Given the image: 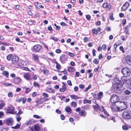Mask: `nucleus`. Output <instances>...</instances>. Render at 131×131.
<instances>
[{
	"instance_id": "24",
	"label": "nucleus",
	"mask_w": 131,
	"mask_h": 131,
	"mask_svg": "<svg viewBox=\"0 0 131 131\" xmlns=\"http://www.w3.org/2000/svg\"><path fill=\"white\" fill-rule=\"evenodd\" d=\"M62 84H63L62 88H60L59 90L61 92H64L65 91L66 89V87L64 83V82H63Z\"/></svg>"
},
{
	"instance_id": "7",
	"label": "nucleus",
	"mask_w": 131,
	"mask_h": 131,
	"mask_svg": "<svg viewBox=\"0 0 131 131\" xmlns=\"http://www.w3.org/2000/svg\"><path fill=\"white\" fill-rule=\"evenodd\" d=\"M122 116L123 118L126 119H129L131 118L130 114L127 111H124L123 113Z\"/></svg>"
},
{
	"instance_id": "50",
	"label": "nucleus",
	"mask_w": 131,
	"mask_h": 131,
	"mask_svg": "<svg viewBox=\"0 0 131 131\" xmlns=\"http://www.w3.org/2000/svg\"><path fill=\"white\" fill-rule=\"evenodd\" d=\"M110 19L112 20H114V18L113 17V13H111L110 14Z\"/></svg>"
},
{
	"instance_id": "9",
	"label": "nucleus",
	"mask_w": 131,
	"mask_h": 131,
	"mask_svg": "<svg viewBox=\"0 0 131 131\" xmlns=\"http://www.w3.org/2000/svg\"><path fill=\"white\" fill-rule=\"evenodd\" d=\"M67 57L64 54L61 55L59 58V60L62 63H65L67 60Z\"/></svg>"
},
{
	"instance_id": "63",
	"label": "nucleus",
	"mask_w": 131,
	"mask_h": 131,
	"mask_svg": "<svg viewBox=\"0 0 131 131\" xmlns=\"http://www.w3.org/2000/svg\"><path fill=\"white\" fill-rule=\"evenodd\" d=\"M56 52L57 53H60L61 52V50L60 49H57L56 50Z\"/></svg>"
},
{
	"instance_id": "15",
	"label": "nucleus",
	"mask_w": 131,
	"mask_h": 131,
	"mask_svg": "<svg viewBox=\"0 0 131 131\" xmlns=\"http://www.w3.org/2000/svg\"><path fill=\"white\" fill-rule=\"evenodd\" d=\"M129 5V3L128 2H126L122 7V9L123 11L126 10Z\"/></svg>"
},
{
	"instance_id": "5",
	"label": "nucleus",
	"mask_w": 131,
	"mask_h": 131,
	"mask_svg": "<svg viewBox=\"0 0 131 131\" xmlns=\"http://www.w3.org/2000/svg\"><path fill=\"white\" fill-rule=\"evenodd\" d=\"M122 72L124 76L126 77L129 76L130 74V70L127 68H124L123 69Z\"/></svg>"
},
{
	"instance_id": "45",
	"label": "nucleus",
	"mask_w": 131,
	"mask_h": 131,
	"mask_svg": "<svg viewBox=\"0 0 131 131\" xmlns=\"http://www.w3.org/2000/svg\"><path fill=\"white\" fill-rule=\"evenodd\" d=\"M33 117L36 119H40L41 118V117L38 115H34L33 116Z\"/></svg>"
},
{
	"instance_id": "37",
	"label": "nucleus",
	"mask_w": 131,
	"mask_h": 131,
	"mask_svg": "<svg viewBox=\"0 0 131 131\" xmlns=\"http://www.w3.org/2000/svg\"><path fill=\"white\" fill-rule=\"evenodd\" d=\"M32 56L33 57V59L34 60H36L38 59V57L37 55L35 54H33Z\"/></svg>"
},
{
	"instance_id": "60",
	"label": "nucleus",
	"mask_w": 131,
	"mask_h": 131,
	"mask_svg": "<svg viewBox=\"0 0 131 131\" xmlns=\"http://www.w3.org/2000/svg\"><path fill=\"white\" fill-rule=\"evenodd\" d=\"M56 112L58 114H60L61 113V111L58 109H57L56 110Z\"/></svg>"
},
{
	"instance_id": "35",
	"label": "nucleus",
	"mask_w": 131,
	"mask_h": 131,
	"mask_svg": "<svg viewBox=\"0 0 131 131\" xmlns=\"http://www.w3.org/2000/svg\"><path fill=\"white\" fill-rule=\"evenodd\" d=\"M3 84L4 85L6 86H13V85L11 83H9L7 82H5L3 83Z\"/></svg>"
},
{
	"instance_id": "27",
	"label": "nucleus",
	"mask_w": 131,
	"mask_h": 131,
	"mask_svg": "<svg viewBox=\"0 0 131 131\" xmlns=\"http://www.w3.org/2000/svg\"><path fill=\"white\" fill-rule=\"evenodd\" d=\"M2 74L4 76H5L7 78L9 76V73L6 71H3L2 73Z\"/></svg>"
},
{
	"instance_id": "64",
	"label": "nucleus",
	"mask_w": 131,
	"mask_h": 131,
	"mask_svg": "<svg viewBox=\"0 0 131 131\" xmlns=\"http://www.w3.org/2000/svg\"><path fill=\"white\" fill-rule=\"evenodd\" d=\"M126 22V19H124L122 21V24L123 25H125Z\"/></svg>"
},
{
	"instance_id": "41",
	"label": "nucleus",
	"mask_w": 131,
	"mask_h": 131,
	"mask_svg": "<svg viewBox=\"0 0 131 131\" xmlns=\"http://www.w3.org/2000/svg\"><path fill=\"white\" fill-rule=\"evenodd\" d=\"M91 85H89L88 87L86 88L84 90L85 92H86L89 89H90L91 88Z\"/></svg>"
},
{
	"instance_id": "47",
	"label": "nucleus",
	"mask_w": 131,
	"mask_h": 131,
	"mask_svg": "<svg viewBox=\"0 0 131 131\" xmlns=\"http://www.w3.org/2000/svg\"><path fill=\"white\" fill-rule=\"evenodd\" d=\"M13 96V94L11 92H9L8 94V96L10 97H12Z\"/></svg>"
},
{
	"instance_id": "34",
	"label": "nucleus",
	"mask_w": 131,
	"mask_h": 131,
	"mask_svg": "<svg viewBox=\"0 0 131 131\" xmlns=\"http://www.w3.org/2000/svg\"><path fill=\"white\" fill-rule=\"evenodd\" d=\"M71 105L72 106L75 108L77 106V104L75 102L73 101L71 103Z\"/></svg>"
},
{
	"instance_id": "12",
	"label": "nucleus",
	"mask_w": 131,
	"mask_h": 131,
	"mask_svg": "<svg viewBox=\"0 0 131 131\" xmlns=\"http://www.w3.org/2000/svg\"><path fill=\"white\" fill-rule=\"evenodd\" d=\"M21 81V79L18 77H17L14 79L13 80V83L15 84H18Z\"/></svg>"
},
{
	"instance_id": "55",
	"label": "nucleus",
	"mask_w": 131,
	"mask_h": 131,
	"mask_svg": "<svg viewBox=\"0 0 131 131\" xmlns=\"http://www.w3.org/2000/svg\"><path fill=\"white\" fill-rule=\"evenodd\" d=\"M22 100V98L21 97L19 99H17L16 100V101L18 102L19 103Z\"/></svg>"
},
{
	"instance_id": "54",
	"label": "nucleus",
	"mask_w": 131,
	"mask_h": 131,
	"mask_svg": "<svg viewBox=\"0 0 131 131\" xmlns=\"http://www.w3.org/2000/svg\"><path fill=\"white\" fill-rule=\"evenodd\" d=\"M34 22L32 20H29L28 22V24L30 25H32L34 24Z\"/></svg>"
},
{
	"instance_id": "17",
	"label": "nucleus",
	"mask_w": 131,
	"mask_h": 131,
	"mask_svg": "<svg viewBox=\"0 0 131 131\" xmlns=\"http://www.w3.org/2000/svg\"><path fill=\"white\" fill-rule=\"evenodd\" d=\"M93 106L95 108L94 111H95L96 110V109H98L100 111H104V108L103 107L101 106L99 107V105L97 104L95 105H93Z\"/></svg>"
},
{
	"instance_id": "10",
	"label": "nucleus",
	"mask_w": 131,
	"mask_h": 131,
	"mask_svg": "<svg viewBox=\"0 0 131 131\" xmlns=\"http://www.w3.org/2000/svg\"><path fill=\"white\" fill-rule=\"evenodd\" d=\"M6 122L8 126H12L14 123V121L11 118L7 119L6 121Z\"/></svg>"
},
{
	"instance_id": "18",
	"label": "nucleus",
	"mask_w": 131,
	"mask_h": 131,
	"mask_svg": "<svg viewBox=\"0 0 131 131\" xmlns=\"http://www.w3.org/2000/svg\"><path fill=\"white\" fill-rule=\"evenodd\" d=\"M24 78L27 80H31L32 79V78L31 77L29 74L27 73L24 74Z\"/></svg>"
},
{
	"instance_id": "6",
	"label": "nucleus",
	"mask_w": 131,
	"mask_h": 131,
	"mask_svg": "<svg viewBox=\"0 0 131 131\" xmlns=\"http://www.w3.org/2000/svg\"><path fill=\"white\" fill-rule=\"evenodd\" d=\"M119 100V97L116 95H113L110 99V102L114 103L118 102Z\"/></svg>"
},
{
	"instance_id": "42",
	"label": "nucleus",
	"mask_w": 131,
	"mask_h": 131,
	"mask_svg": "<svg viewBox=\"0 0 131 131\" xmlns=\"http://www.w3.org/2000/svg\"><path fill=\"white\" fill-rule=\"evenodd\" d=\"M124 31L127 34H129V33L128 32V27H126L124 28Z\"/></svg>"
},
{
	"instance_id": "40",
	"label": "nucleus",
	"mask_w": 131,
	"mask_h": 131,
	"mask_svg": "<svg viewBox=\"0 0 131 131\" xmlns=\"http://www.w3.org/2000/svg\"><path fill=\"white\" fill-rule=\"evenodd\" d=\"M20 125L18 124L15 126L12 127V128L14 129H17L20 127Z\"/></svg>"
},
{
	"instance_id": "3",
	"label": "nucleus",
	"mask_w": 131,
	"mask_h": 131,
	"mask_svg": "<svg viewBox=\"0 0 131 131\" xmlns=\"http://www.w3.org/2000/svg\"><path fill=\"white\" fill-rule=\"evenodd\" d=\"M5 109L8 111V113L13 114H15L17 113V111H14L15 107L13 106H10L9 107H6Z\"/></svg>"
},
{
	"instance_id": "1",
	"label": "nucleus",
	"mask_w": 131,
	"mask_h": 131,
	"mask_svg": "<svg viewBox=\"0 0 131 131\" xmlns=\"http://www.w3.org/2000/svg\"><path fill=\"white\" fill-rule=\"evenodd\" d=\"M122 86V83L120 81L117 80L115 81L113 84V86L114 91L116 92H118L120 88Z\"/></svg>"
},
{
	"instance_id": "21",
	"label": "nucleus",
	"mask_w": 131,
	"mask_h": 131,
	"mask_svg": "<svg viewBox=\"0 0 131 131\" xmlns=\"http://www.w3.org/2000/svg\"><path fill=\"white\" fill-rule=\"evenodd\" d=\"M41 71L43 72L44 74H46L48 73V71L46 68L44 67H41L40 68Z\"/></svg>"
},
{
	"instance_id": "13",
	"label": "nucleus",
	"mask_w": 131,
	"mask_h": 131,
	"mask_svg": "<svg viewBox=\"0 0 131 131\" xmlns=\"http://www.w3.org/2000/svg\"><path fill=\"white\" fill-rule=\"evenodd\" d=\"M41 46L40 45H35L33 47V51L35 52H38L41 49Z\"/></svg>"
},
{
	"instance_id": "49",
	"label": "nucleus",
	"mask_w": 131,
	"mask_h": 131,
	"mask_svg": "<svg viewBox=\"0 0 131 131\" xmlns=\"http://www.w3.org/2000/svg\"><path fill=\"white\" fill-rule=\"evenodd\" d=\"M27 99L26 97H24L23 99L22 98V103L23 104H24L25 103Z\"/></svg>"
},
{
	"instance_id": "32",
	"label": "nucleus",
	"mask_w": 131,
	"mask_h": 131,
	"mask_svg": "<svg viewBox=\"0 0 131 131\" xmlns=\"http://www.w3.org/2000/svg\"><path fill=\"white\" fill-rule=\"evenodd\" d=\"M12 54H9L8 55L6 56L7 59L9 61H10L11 59V58H12Z\"/></svg>"
},
{
	"instance_id": "30",
	"label": "nucleus",
	"mask_w": 131,
	"mask_h": 131,
	"mask_svg": "<svg viewBox=\"0 0 131 131\" xmlns=\"http://www.w3.org/2000/svg\"><path fill=\"white\" fill-rule=\"evenodd\" d=\"M34 127L35 130L36 131H38L40 129V127L39 126L37 125H34Z\"/></svg>"
},
{
	"instance_id": "51",
	"label": "nucleus",
	"mask_w": 131,
	"mask_h": 131,
	"mask_svg": "<svg viewBox=\"0 0 131 131\" xmlns=\"http://www.w3.org/2000/svg\"><path fill=\"white\" fill-rule=\"evenodd\" d=\"M92 31L93 33L95 35H97L98 34L97 31L95 29H94L92 30Z\"/></svg>"
},
{
	"instance_id": "16",
	"label": "nucleus",
	"mask_w": 131,
	"mask_h": 131,
	"mask_svg": "<svg viewBox=\"0 0 131 131\" xmlns=\"http://www.w3.org/2000/svg\"><path fill=\"white\" fill-rule=\"evenodd\" d=\"M103 6L104 8H106L108 10H110L111 8V5L110 4H108L106 2L104 3L103 4Z\"/></svg>"
},
{
	"instance_id": "19",
	"label": "nucleus",
	"mask_w": 131,
	"mask_h": 131,
	"mask_svg": "<svg viewBox=\"0 0 131 131\" xmlns=\"http://www.w3.org/2000/svg\"><path fill=\"white\" fill-rule=\"evenodd\" d=\"M125 61L129 65H131V57L127 56L126 57Z\"/></svg>"
},
{
	"instance_id": "36",
	"label": "nucleus",
	"mask_w": 131,
	"mask_h": 131,
	"mask_svg": "<svg viewBox=\"0 0 131 131\" xmlns=\"http://www.w3.org/2000/svg\"><path fill=\"white\" fill-rule=\"evenodd\" d=\"M83 41L84 42H88L89 40V38L87 37H84L83 38Z\"/></svg>"
},
{
	"instance_id": "25",
	"label": "nucleus",
	"mask_w": 131,
	"mask_h": 131,
	"mask_svg": "<svg viewBox=\"0 0 131 131\" xmlns=\"http://www.w3.org/2000/svg\"><path fill=\"white\" fill-rule=\"evenodd\" d=\"M65 110L68 114H70L71 113V109L69 107H66L65 109Z\"/></svg>"
},
{
	"instance_id": "56",
	"label": "nucleus",
	"mask_w": 131,
	"mask_h": 131,
	"mask_svg": "<svg viewBox=\"0 0 131 131\" xmlns=\"http://www.w3.org/2000/svg\"><path fill=\"white\" fill-rule=\"evenodd\" d=\"M119 49L121 50L122 51L123 53H124L125 52V51L124 50L122 46H120L119 47Z\"/></svg>"
},
{
	"instance_id": "28",
	"label": "nucleus",
	"mask_w": 131,
	"mask_h": 131,
	"mask_svg": "<svg viewBox=\"0 0 131 131\" xmlns=\"http://www.w3.org/2000/svg\"><path fill=\"white\" fill-rule=\"evenodd\" d=\"M55 63L56 64V68L58 70H60L61 69V66L60 64L58 63L57 61H55Z\"/></svg>"
},
{
	"instance_id": "61",
	"label": "nucleus",
	"mask_w": 131,
	"mask_h": 131,
	"mask_svg": "<svg viewBox=\"0 0 131 131\" xmlns=\"http://www.w3.org/2000/svg\"><path fill=\"white\" fill-rule=\"evenodd\" d=\"M102 49H106V44H104L102 46Z\"/></svg>"
},
{
	"instance_id": "58",
	"label": "nucleus",
	"mask_w": 131,
	"mask_h": 131,
	"mask_svg": "<svg viewBox=\"0 0 131 131\" xmlns=\"http://www.w3.org/2000/svg\"><path fill=\"white\" fill-rule=\"evenodd\" d=\"M42 95L45 97H48V94L46 93H43Z\"/></svg>"
},
{
	"instance_id": "2",
	"label": "nucleus",
	"mask_w": 131,
	"mask_h": 131,
	"mask_svg": "<svg viewBox=\"0 0 131 131\" xmlns=\"http://www.w3.org/2000/svg\"><path fill=\"white\" fill-rule=\"evenodd\" d=\"M118 105L119 111H121L126 109L127 106L125 103L123 102H119Z\"/></svg>"
},
{
	"instance_id": "26",
	"label": "nucleus",
	"mask_w": 131,
	"mask_h": 131,
	"mask_svg": "<svg viewBox=\"0 0 131 131\" xmlns=\"http://www.w3.org/2000/svg\"><path fill=\"white\" fill-rule=\"evenodd\" d=\"M47 91L48 92H52V93H54L55 91L54 90L52 89L51 87L49 86L48 87L47 89Z\"/></svg>"
},
{
	"instance_id": "23",
	"label": "nucleus",
	"mask_w": 131,
	"mask_h": 131,
	"mask_svg": "<svg viewBox=\"0 0 131 131\" xmlns=\"http://www.w3.org/2000/svg\"><path fill=\"white\" fill-rule=\"evenodd\" d=\"M79 115L81 116H83L85 117L86 114V113L84 110L80 111L79 112Z\"/></svg>"
},
{
	"instance_id": "59",
	"label": "nucleus",
	"mask_w": 131,
	"mask_h": 131,
	"mask_svg": "<svg viewBox=\"0 0 131 131\" xmlns=\"http://www.w3.org/2000/svg\"><path fill=\"white\" fill-rule=\"evenodd\" d=\"M103 56L101 54H100L99 56V59H101L103 58Z\"/></svg>"
},
{
	"instance_id": "52",
	"label": "nucleus",
	"mask_w": 131,
	"mask_h": 131,
	"mask_svg": "<svg viewBox=\"0 0 131 131\" xmlns=\"http://www.w3.org/2000/svg\"><path fill=\"white\" fill-rule=\"evenodd\" d=\"M130 92L128 90H126V91H124V93L128 95L130 94Z\"/></svg>"
},
{
	"instance_id": "14",
	"label": "nucleus",
	"mask_w": 131,
	"mask_h": 131,
	"mask_svg": "<svg viewBox=\"0 0 131 131\" xmlns=\"http://www.w3.org/2000/svg\"><path fill=\"white\" fill-rule=\"evenodd\" d=\"M111 107L112 110L113 111H119L118 106H116L114 104H111Z\"/></svg>"
},
{
	"instance_id": "29",
	"label": "nucleus",
	"mask_w": 131,
	"mask_h": 131,
	"mask_svg": "<svg viewBox=\"0 0 131 131\" xmlns=\"http://www.w3.org/2000/svg\"><path fill=\"white\" fill-rule=\"evenodd\" d=\"M98 99H101L103 96V93L102 92H100L98 94Z\"/></svg>"
},
{
	"instance_id": "43",
	"label": "nucleus",
	"mask_w": 131,
	"mask_h": 131,
	"mask_svg": "<svg viewBox=\"0 0 131 131\" xmlns=\"http://www.w3.org/2000/svg\"><path fill=\"white\" fill-rule=\"evenodd\" d=\"M34 85L35 87H39V84L38 83L36 82H34Z\"/></svg>"
},
{
	"instance_id": "44",
	"label": "nucleus",
	"mask_w": 131,
	"mask_h": 131,
	"mask_svg": "<svg viewBox=\"0 0 131 131\" xmlns=\"http://www.w3.org/2000/svg\"><path fill=\"white\" fill-rule=\"evenodd\" d=\"M93 62L95 64H97L99 62V60L96 59H94Z\"/></svg>"
},
{
	"instance_id": "39",
	"label": "nucleus",
	"mask_w": 131,
	"mask_h": 131,
	"mask_svg": "<svg viewBox=\"0 0 131 131\" xmlns=\"http://www.w3.org/2000/svg\"><path fill=\"white\" fill-rule=\"evenodd\" d=\"M67 54L71 57H73L75 56V55L73 53L69 52H67Z\"/></svg>"
},
{
	"instance_id": "22",
	"label": "nucleus",
	"mask_w": 131,
	"mask_h": 131,
	"mask_svg": "<svg viewBox=\"0 0 131 131\" xmlns=\"http://www.w3.org/2000/svg\"><path fill=\"white\" fill-rule=\"evenodd\" d=\"M70 96L71 99L73 100H76L77 99L81 98L80 97H78V96L74 94L70 95Z\"/></svg>"
},
{
	"instance_id": "62",
	"label": "nucleus",
	"mask_w": 131,
	"mask_h": 131,
	"mask_svg": "<svg viewBox=\"0 0 131 131\" xmlns=\"http://www.w3.org/2000/svg\"><path fill=\"white\" fill-rule=\"evenodd\" d=\"M67 83L70 86L72 85V84L71 83V82L70 80H68L67 81Z\"/></svg>"
},
{
	"instance_id": "46",
	"label": "nucleus",
	"mask_w": 131,
	"mask_h": 131,
	"mask_svg": "<svg viewBox=\"0 0 131 131\" xmlns=\"http://www.w3.org/2000/svg\"><path fill=\"white\" fill-rule=\"evenodd\" d=\"M122 128L123 130H127L128 129V128L127 126L124 125L122 126Z\"/></svg>"
},
{
	"instance_id": "31",
	"label": "nucleus",
	"mask_w": 131,
	"mask_h": 131,
	"mask_svg": "<svg viewBox=\"0 0 131 131\" xmlns=\"http://www.w3.org/2000/svg\"><path fill=\"white\" fill-rule=\"evenodd\" d=\"M74 68L71 67H69L68 69V71L69 72H73L74 70Z\"/></svg>"
},
{
	"instance_id": "57",
	"label": "nucleus",
	"mask_w": 131,
	"mask_h": 131,
	"mask_svg": "<svg viewBox=\"0 0 131 131\" xmlns=\"http://www.w3.org/2000/svg\"><path fill=\"white\" fill-rule=\"evenodd\" d=\"M86 19L88 20H90L91 19V16L89 15H87L86 16Z\"/></svg>"
},
{
	"instance_id": "48",
	"label": "nucleus",
	"mask_w": 131,
	"mask_h": 131,
	"mask_svg": "<svg viewBox=\"0 0 131 131\" xmlns=\"http://www.w3.org/2000/svg\"><path fill=\"white\" fill-rule=\"evenodd\" d=\"M51 38L52 39L56 41H58V39L57 38L55 37L54 36H52L51 37Z\"/></svg>"
},
{
	"instance_id": "4",
	"label": "nucleus",
	"mask_w": 131,
	"mask_h": 131,
	"mask_svg": "<svg viewBox=\"0 0 131 131\" xmlns=\"http://www.w3.org/2000/svg\"><path fill=\"white\" fill-rule=\"evenodd\" d=\"M121 81H122V84L124 83H126L128 85H130L131 84L130 80L129 78L126 77V76L122 77L121 78Z\"/></svg>"
},
{
	"instance_id": "38",
	"label": "nucleus",
	"mask_w": 131,
	"mask_h": 131,
	"mask_svg": "<svg viewBox=\"0 0 131 131\" xmlns=\"http://www.w3.org/2000/svg\"><path fill=\"white\" fill-rule=\"evenodd\" d=\"M34 123V122H33V121H32V119L30 120L29 121L27 122V125H28L29 124H33Z\"/></svg>"
},
{
	"instance_id": "11",
	"label": "nucleus",
	"mask_w": 131,
	"mask_h": 131,
	"mask_svg": "<svg viewBox=\"0 0 131 131\" xmlns=\"http://www.w3.org/2000/svg\"><path fill=\"white\" fill-rule=\"evenodd\" d=\"M23 113V112L21 110H19L17 113L15 114L17 115V116L16 117L17 121L18 122H19L21 118V117L20 116V115Z\"/></svg>"
},
{
	"instance_id": "20",
	"label": "nucleus",
	"mask_w": 131,
	"mask_h": 131,
	"mask_svg": "<svg viewBox=\"0 0 131 131\" xmlns=\"http://www.w3.org/2000/svg\"><path fill=\"white\" fill-rule=\"evenodd\" d=\"M5 104L4 101L0 100V110L3 108L5 106Z\"/></svg>"
},
{
	"instance_id": "53",
	"label": "nucleus",
	"mask_w": 131,
	"mask_h": 131,
	"mask_svg": "<svg viewBox=\"0 0 131 131\" xmlns=\"http://www.w3.org/2000/svg\"><path fill=\"white\" fill-rule=\"evenodd\" d=\"M79 86L80 88L82 89L84 88V85L83 84H81L79 85Z\"/></svg>"
},
{
	"instance_id": "33",
	"label": "nucleus",
	"mask_w": 131,
	"mask_h": 131,
	"mask_svg": "<svg viewBox=\"0 0 131 131\" xmlns=\"http://www.w3.org/2000/svg\"><path fill=\"white\" fill-rule=\"evenodd\" d=\"M26 64V63L25 62L22 60L20 62L19 65L20 66H25Z\"/></svg>"
},
{
	"instance_id": "8",
	"label": "nucleus",
	"mask_w": 131,
	"mask_h": 131,
	"mask_svg": "<svg viewBox=\"0 0 131 131\" xmlns=\"http://www.w3.org/2000/svg\"><path fill=\"white\" fill-rule=\"evenodd\" d=\"M19 60V58L18 57L16 56H14L12 58V63L17 65L18 64Z\"/></svg>"
}]
</instances>
